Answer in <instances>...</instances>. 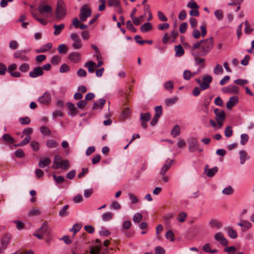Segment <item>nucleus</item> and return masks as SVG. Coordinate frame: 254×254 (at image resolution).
I'll use <instances>...</instances> for the list:
<instances>
[{
  "instance_id": "nucleus-1",
  "label": "nucleus",
  "mask_w": 254,
  "mask_h": 254,
  "mask_svg": "<svg viewBox=\"0 0 254 254\" xmlns=\"http://www.w3.org/2000/svg\"><path fill=\"white\" fill-rule=\"evenodd\" d=\"M213 37L195 43L191 48L192 56H204L211 50L213 46Z\"/></svg>"
},
{
  "instance_id": "nucleus-2",
  "label": "nucleus",
  "mask_w": 254,
  "mask_h": 254,
  "mask_svg": "<svg viewBox=\"0 0 254 254\" xmlns=\"http://www.w3.org/2000/svg\"><path fill=\"white\" fill-rule=\"evenodd\" d=\"M66 15V7L64 3L61 0H58L57 5L56 17L59 20L63 19Z\"/></svg>"
},
{
  "instance_id": "nucleus-3",
  "label": "nucleus",
  "mask_w": 254,
  "mask_h": 254,
  "mask_svg": "<svg viewBox=\"0 0 254 254\" xmlns=\"http://www.w3.org/2000/svg\"><path fill=\"white\" fill-rule=\"evenodd\" d=\"M91 15V9L88 7L87 5H83L80 9V14L79 15L80 20L82 22H84Z\"/></svg>"
},
{
  "instance_id": "nucleus-4",
  "label": "nucleus",
  "mask_w": 254,
  "mask_h": 254,
  "mask_svg": "<svg viewBox=\"0 0 254 254\" xmlns=\"http://www.w3.org/2000/svg\"><path fill=\"white\" fill-rule=\"evenodd\" d=\"M70 38L73 41L72 47L75 50H79L82 46L81 40L80 37L76 33H71Z\"/></svg>"
},
{
  "instance_id": "nucleus-5",
  "label": "nucleus",
  "mask_w": 254,
  "mask_h": 254,
  "mask_svg": "<svg viewBox=\"0 0 254 254\" xmlns=\"http://www.w3.org/2000/svg\"><path fill=\"white\" fill-rule=\"evenodd\" d=\"M52 96L50 92H45L43 95L38 98L39 102L45 106H48L51 103Z\"/></svg>"
},
{
  "instance_id": "nucleus-6",
  "label": "nucleus",
  "mask_w": 254,
  "mask_h": 254,
  "mask_svg": "<svg viewBox=\"0 0 254 254\" xmlns=\"http://www.w3.org/2000/svg\"><path fill=\"white\" fill-rule=\"evenodd\" d=\"M29 50H18L14 53L13 57L14 58L18 59L20 61L27 62L29 60V58L26 55L28 53Z\"/></svg>"
},
{
  "instance_id": "nucleus-7",
  "label": "nucleus",
  "mask_w": 254,
  "mask_h": 254,
  "mask_svg": "<svg viewBox=\"0 0 254 254\" xmlns=\"http://www.w3.org/2000/svg\"><path fill=\"white\" fill-rule=\"evenodd\" d=\"M151 118V114L147 113H141L140 115V121L141 125L143 128H146L147 127V122L150 120Z\"/></svg>"
},
{
  "instance_id": "nucleus-8",
  "label": "nucleus",
  "mask_w": 254,
  "mask_h": 254,
  "mask_svg": "<svg viewBox=\"0 0 254 254\" xmlns=\"http://www.w3.org/2000/svg\"><path fill=\"white\" fill-rule=\"evenodd\" d=\"M212 81V77L209 75H205L203 76L202 83L200 84V89L204 90L209 88L210 83Z\"/></svg>"
},
{
  "instance_id": "nucleus-9",
  "label": "nucleus",
  "mask_w": 254,
  "mask_h": 254,
  "mask_svg": "<svg viewBox=\"0 0 254 254\" xmlns=\"http://www.w3.org/2000/svg\"><path fill=\"white\" fill-rule=\"evenodd\" d=\"M11 236L10 234H6L3 235L1 239V247H0V254L2 253L3 251L5 250L8 244H9Z\"/></svg>"
},
{
  "instance_id": "nucleus-10",
  "label": "nucleus",
  "mask_w": 254,
  "mask_h": 254,
  "mask_svg": "<svg viewBox=\"0 0 254 254\" xmlns=\"http://www.w3.org/2000/svg\"><path fill=\"white\" fill-rule=\"evenodd\" d=\"M239 88L235 85H229L222 88V91L224 93L237 94L239 92Z\"/></svg>"
},
{
  "instance_id": "nucleus-11",
  "label": "nucleus",
  "mask_w": 254,
  "mask_h": 254,
  "mask_svg": "<svg viewBox=\"0 0 254 254\" xmlns=\"http://www.w3.org/2000/svg\"><path fill=\"white\" fill-rule=\"evenodd\" d=\"M48 224L47 222H44L41 225L40 228L36 230V232L39 233L41 234L46 235L47 237H50L51 233L48 231Z\"/></svg>"
},
{
  "instance_id": "nucleus-12",
  "label": "nucleus",
  "mask_w": 254,
  "mask_h": 254,
  "mask_svg": "<svg viewBox=\"0 0 254 254\" xmlns=\"http://www.w3.org/2000/svg\"><path fill=\"white\" fill-rule=\"evenodd\" d=\"M189 151L191 152H193L199 149V143L197 140L195 138H191L189 142Z\"/></svg>"
},
{
  "instance_id": "nucleus-13",
  "label": "nucleus",
  "mask_w": 254,
  "mask_h": 254,
  "mask_svg": "<svg viewBox=\"0 0 254 254\" xmlns=\"http://www.w3.org/2000/svg\"><path fill=\"white\" fill-rule=\"evenodd\" d=\"M214 239L219 242L223 246H227L228 244L227 240L224 237V234L221 232H218L215 234Z\"/></svg>"
},
{
  "instance_id": "nucleus-14",
  "label": "nucleus",
  "mask_w": 254,
  "mask_h": 254,
  "mask_svg": "<svg viewBox=\"0 0 254 254\" xmlns=\"http://www.w3.org/2000/svg\"><path fill=\"white\" fill-rule=\"evenodd\" d=\"M44 71L40 66H37L33 69L32 71L29 72V76L32 78H36L38 76L43 75Z\"/></svg>"
},
{
  "instance_id": "nucleus-15",
  "label": "nucleus",
  "mask_w": 254,
  "mask_h": 254,
  "mask_svg": "<svg viewBox=\"0 0 254 254\" xmlns=\"http://www.w3.org/2000/svg\"><path fill=\"white\" fill-rule=\"evenodd\" d=\"M174 160H171L170 159H168L166 161L164 165L161 169L160 174L162 176L165 175L166 172L169 169L171 166L172 165Z\"/></svg>"
},
{
  "instance_id": "nucleus-16",
  "label": "nucleus",
  "mask_w": 254,
  "mask_h": 254,
  "mask_svg": "<svg viewBox=\"0 0 254 254\" xmlns=\"http://www.w3.org/2000/svg\"><path fill=\"white\" fill-rule=\"evenodd\" d=\"M214 113L215 115L216 121H221L225 120V114L224 111L219 109H215L214 110Z\"/></svg>"
},
{
  "instance_id": "nucleus-17",
  "label": "nucleus",
  "mask_w": 254,
  "mask_h": 254,
  "mask_svg": "<svg viewBox=\"0 0 254 254\" xmlns=\"http://www.w3.org/2000/svg\"><path fill=\"white\" fill-rule=\"evenodd\" d=\"M238 102V97L236 96L230 97L226 103V107L228 109H231Z\"/></svg>"
},
{
  "instance_id": "nucleus-18",
  "label": "nucleus",
  "mask_w": 254,
  "mask_h": 254,
  "mask_svg": "<svg viewBox=\"0 0 254 254\" xmlns=\"http://www.w3.org/2000/svg\"><path fill=\"white\" fill-rule=\"evenodd\" d=\"M240 164H244L246 161L250 159V156L248 155V153L246 150H241L239 151Z\"/></svg>"
},
{
  "instance_id": "nucleus-19",
  "label": "nucleus",
  "mask_w": 254,
  "mask_h": 254,
  "mask_svg": "<svg viewBox=\"0 0 254 254\" xmlns=\"http://www.w3.org/2000/svg\"><path fill=\"white\" fill-rule=\"evenodd\" d=\"M52 48V44L51 43H48L45 45H44L38 49L35 50L36 53H45L49 51Z\"/></svg>"
},
{
  "instance_id": "nucleus-20",
  "label": "nucleus",
  "mask_w": 254,
  "mask_h": 254,
  "mask_svg": "<svg viewBox=\"0 0 254 254\" xmlns=\"http://www.w3.org/2000/svg\"><path fill=\"white\" fill-rule=\"evenodd\" d=\"M67 106L70 111V113H68V115L70 116H75L77 114L78 110L75 107L74 104L70 102H68L67 103Z\"/></svg>"
},
{
  "instance_id": "nucleus-21",
  "label": "nucleus",
  "mask_w": 254,
  "mask_h": 254,
  "mask_svg": "<svg viewBox=\"0 0 254 254\" xmlns=\"http://www.w3.org/2000/svg\"><path fill=\"white\" fill-rule=\"evenodd\" d=\"M68 58L72 62L77 63L80 61L81 56L80 54L78 53L73 52L69 55Z\"/></svg>"
},
{
  "instance_id": "nucleus-22",
  "label": "nucleus",
  "mask_w": 254,
  "mask_h": 254,
  "mask_svg": "<svg viewBox=\"0 0 254 254\" xmlns=\"http://www.w3.org/2000/svg\"><path fill=\"white\" fill-rule=\"evenodd\" d=\"M84 66L87 68L89 72L93 73L95 71L96 63L92 61H89L85 63Z\"/></svg>"
},
{
  "instance_id": "nucleus-23",
  "label": "nucleus",
  "mask_w": 254,
  "mask_h": 254,
  "mask_svg": "<svg viewBox=\"0 0 254 254\" xmlns=\"http://www.w3.org/2000/svg\"><path fill=\"white\" fill-rule=\"evenodd\" d=\"M238 225L242 227V230L243 231H246L252 227V224L246 220H242L240 223L238 224Z\"/></svg>"
},
{
  "instance_id": "nucleus-24",
  "label": "nucleus",
  "mask_w": 254,
  "mask_h": 254,
  "mask_svg": "<svg viewBox=\"0 0 254 254\" xmlns=\"http://www.w3.org/2000/svg\"><path fill=\"white\" fill-rule=\"evenodd\" d=\"M38 10L42 13L44 12L50 13L52 11V7L49 5H40Z\"/></svg>"
},
{
  "instance_id": "nucleus-25",
  "label": "nucleus",
  "mask_w": 254,
  "mask_h": 254,
  "mask_svg": "<svg viewBox=\"0 0 254 254\" xmlns=\"http://www.w3.org/2000/svg\"><path fill=\"white\" fill-rule=\"evenodd\" d=\"M64 27L65 25L63 23L60 24L59 25H54L53 26V28L55 29L54 35L56 36L59 35L61 31L64 28Z\"/></svg>"
},
{
  "instance_id": "nucleus-26",
  "label": "nucleus",
  "mask_w": 254,
  "mask_h": 254,
  "mask_svg": "<svg viewBox=\"0 0 254 254\" xmlns=\"http://www.w3.org/2000/svg\"><path fill=\"white\" fill-rule=\"evenodd\" d=\"M63 162V159L62 157L60 155H56L55 157V159L54 160V164L55 166H53V168L56 169H59L60 168V166H62V163Z\"/></svg>"
},
{
  "instance_id": "nucleus-27",
  "label": "nucleus",
  "mask_w": 254,
  "mask_h": 254,
  "mask_svg": "<svg viewBox=\"0 0 254 254\" xmlns=\"http://www.w3.org/2000/svg\"><path fill=\"white\" fill-rule=\"evenodd\" d=\"M209 224L211 227L216 228L217 229H219L222 226V224L220 222L214 219H211Z\"/></svg>"
},
{
  "instance_id": "nucleus-28",
  "label": "nucleus",
  "mask_w": 254,
  "mask_h": 254,
  "mask_svg": "<svg viewBox=\"0 0 254 254\" xmlns=\"http://www.w3.org/2000/svg\"><path fill=\"white\" fill-rule=\"evenodd\" d=\"M218 168L214 167L211 169H205V173L209 177H212L218 171Z\"/></svg>"
},
{
  "instance_id": "nucleus-29",
  "label": "nucleus",
  "mask_w": 254,
  "mask_h": 254,
  "mask_svg": "<svg viewBox=\"0 0 254 254\" xmlns=\"http://www.w3.org/2000/svg\"><path fill=\"white\" fill-rule=\"evenodd\" d=\"M51 163V160L49 158L41 160L38 163V166L40 168H44L49 165Z\"/></svg>"
},
{
  "instance_id": "nucleus-30",
  "label": "nucleus",
  "mask_w": 254,
  "mask_h": 254,
  "mask_svg": "<svg viewBox=\"0 0 254 254\" xmlns=\"http://www.w3.org/2000/svg\"><path fill=\"white\" fill-rule=\"evenodd\" d=\"M175 51L176 52V57H181L184 54V50L180 45L175 47Z\"/></svg>"
},
{
  "instance_id": "nucleus-31",
  "label": "nucleus",
  "mask_w": 254,
  "mask_h": 254,
  "mask_svg": "<svg viewBox=\"0 0 254 254\" xmlns=\"http://www.w3.org/2000/svg\"><path fill=\"white\" fill-rule=\"evenodd\" d=\"M152 26L150 23L146 22L140 26V30L141 32L145 33L151 30Z\"/></svg>"
},
{
  "instance_id": "nucleus-32",
  "label": "nucleus",
  "mask_w": 254,
  "mask_h": 254,
  "mask_svg": "<svg viewBox=\"0 0 254 254\" xmlns=\"http://www.w3.org/2000/svg\"><path fill=\"white\" fill-rule=\"evenodd\" d=\"M2 139L8 143L12 144L14 142V140L9 134H4L2 136Z\"/></svg>"
},
{
  "instance_id": "nucleus-33",
  "label": "nucleus",
  "mask_w": 254,
  "mask_h": 254,
  "mask_svg": "<svg viewBox=\"0 0 254 254\" xmlns=\"http://www.w3.org/2000/svg\"><path fill=\"white\" fill-rule=\"evenodd\" d=\"M226 230L228 233V235L230 237L233 239H235L237 237V232L233 229L231 227H227L226 228Z\"/></svg>"
},
{
  "instance_id": "nucleus-34",
  "label": "nucleus",
  "mask_w": 254,
  "mask_h": 254,
  "mask_svg": "<svg viewBox=\"0 0 254 254\" xmlns=\"http://www.w3.org/2000/svg\"><path fill=\"white\" fill-rule=\"evenodd\" d=\"M181 133L180 127L178 125H175L171 130V134L174 137H176Z\"/></svg>"
},
{
  "instance_id": "nucleus-35",
  "label": "nucleus",
  "mask_w": 254,
  "mask_h": 254,
  "mask_svg": "<svg viewBox=\"0 0 254 254\" xmlns=\"http://www.w3.org/2000/svg\"><path fill=\"white\" fill-rule=\"evenodd\" d=\"M58 50L59 54H65L68 51V47L65 44H62L59 46Z\"/></svg>"
},
{
  "instance_id": "nucleus-36",
  "label": "nucleus",
  "mask_w": 254,
  "mask_h": 254,
  "mask_svg": "<svg viewBox=\"0 0 254 254\" xmlns=\"http://www.w3.org/2000/svg\"><path fill=\"white\" fill-rule=\"evenodd\" d=\"M138 39H141V37L139 35H136L134 37V39L136 43L140 44L143 45L145 43H147L148 44H152L153 42L152 40H140L138 41Z\"/></svg>"
},
{
  "instance_id": "nucleus-37",
  "label": "nucleus",
  "mask_w": 254,
  "mask_h": 254,
  "mask_svg": "<svg viewBox=\"0 0 254 254\" xmlns=\"http://www.w3.org/2000/svg\"><path fill=\"white\" fill-rule=\"evenodd\" d=\"M142 214L140 213L137 212L135 213L133 216L132 219L134 222L139 223L142 219Z\"/></svg>"
},
{
  "instance_id": "nucleus-38",
  "label": "nucleus",
  "mask_w": 254,
  "mask_h": 254,
  "mask_svg": "<svg viewBox=\"0 0 254 254\" xmlns=\"http://www.w3.org/2000/svg\"><path fill=\"white\" fill-rule=\"evenodd\" d=\"M69 207L68 205H64L63 208L59 211V215L61 217H64L68 215L67 209Z\"/></svg>"
},
{
  "instance_id": "nucleus-39",
  "label": "nucleus",
  "mask_w": 254,
  "mask_h": 254,
  "mask_svg": "<svg viewBox=\"0 0 254 254\" xmlns=\"http://www.w3.org/2000/svg\"><path fill=\"white\" fill-rule=\"evenodd\" d=\"M113 215H114V214L112 212H107L104 213L102 215V218L104 221H109L112 218Z\"/></svg>"
},
{
  "instance_id": "nucleus-40",
  "label": "nucleus",
  "mask_w": 254,
  "mask_h": 254,
  "mask_svg": "<svg viewBox=\"0 0 254 254\" xmlns=\"http://www.w3.org/2000/svg\"><path fill=\"white\" fill-rule=\"evenodd\" d=\"M191 77H193L192 73L190 70H185L183 72V78L187 80H190Z\"/></svg>"
},
{
  "instance_id": "nucleus-41",
  "label": "nucleus",
  "mask_w": 254,
  "mask_h": 254,
  "mask_svg": "<svg viewBox=\"0 0 254 254\" xmlns=\"http://www.w3.org/2000/svg\"><path fill=\"white\" fill-rule=\"evenodd\" d=\"M178 100V97H174L171 98H167L165 100V103L167 105L169 106L175 104Z\"/></svg>"
},
{
  "instance_id": "nucleus-42",
  "label": "nucleus",
  "mask_w": 254,
  "mask_h": 254,
  "mask_svg": "<svg viewBox=\"0 0 254 254\" xmlns=\"http://www.w3.org/2000/svg\"><path fill=\"white\" fill-rule=\"evenodd\" d=\"M41 132L45 135H50L51 131L49 128L45 126H42L40 127Z\"/></svg>"
},
{
  "instance_id": "nucleus-43",
  "label": "nucleus",
  "mask_w": 254,
  "mask_h": 254,
  "mask_svg": "<svg viewBox=\"0 0 254 254\" xmlns=\"http://www.w3.org/2000/svg\"><path fill=\"white\" fill-rule=\"evenodd\" d=\"M187 7L191 9L199 8V6L194 0H190L187 4Z\"/></svg>"
},
{
  "instance_id": "nucleus-44",
  "label": "nucleus",
  "mask_w": 254,
  "mask_h": 254,
  "mask_svg": "<svg viewBox=\"0 0 254 254\" xmlns=\"http://www.w3.org/2000/svg\"><path fill=\"white\" fill-rule=\"evenodd\" d=\"M53 179L57 184H62L64 181V178L62 176H57L55 174L52 175Z\"/></svg>"
},
{
  "instance_id": "nucleus-45",
  "label": "nucleus",
  "mask_w": 254,
  "mask_h": 254,
  "mask_svg": "<svg viewBox=\"0 0 254 254\" xmlns=\"http://www.w3.org/2000/svg\"><path fill=\"white\" fill-rule=\"evenodd\" d=\"M199 56H193L194 58V60L196 64H201V66L203 68L204 66L203 62H204V59L199 58Z\"/></svg>"
},
{
  "instance_id": "nucleus-46",
  "label": "nucleus",
  "mask_w": 254,
  "mask_h": 254,
  "mask_svg": "<svg viewBox=\"0 0 254 254\" xmlns=\"http://www.w3.org/2000/svg\"><path fill=\"white\" fill-rule=\"evenodd\" d=\"M223 72V69L222 66L220 64H217L214 68V73L216 74H221Z\"/></svg>"
},
{
  "instance_id": "nucleus-47",
  "label": "nucleus",
  "mask_w": 254,
  "mask_h": 254,
  "mask_svg": "<svg viewBox=\"0 0 254 254\" xmlns=\"http://www.w3.org/2000/svg\"><path fill=\"white\" fill-rule=\"evenodd\" d=\"M128 196L131 204H135L138 202L139 200L138 198L133 194L129 193Z\"/></svg>"
},
{
  "instance_id": "nucleus-48",
  "label": "nucleus",
  "mask_w": 254,
  "mask_h": 254,
  "mask_svg": "<svg viewBox=\"0 0 254 254\" xmlns=\"http://www.w3.org/2000/svg\"><path fill=\"white\" fill-rule=\"evenodd\" d=\"M154 110L155 112V116L156 117H160L162 114V107L161 106H156L154 108Z\"/></svg>"
},
{
  "instance_id": "nucleus-49",
  "label": "nucleus",
  "mask_w": 254,
  "mask_h": 254,
  "mask_svg": "<svg viewBox=\"0 0 254 254\" xmlns=\"http://www.w3.org/2000/svg\"><path fill=\"white\" fill-rule=\"evenodd\" d=\"M187 217V214L185 212H181L178 215V220L181 222H184Z\"/></svg>"
},
{
  "instance_id": "nucleus-50",
  "label": "nucleus",
  "mask_w": 254,
  "mask_h": 254,
  "mask_svg": "<svg viewBox=\"0 0 254 254\" xmlns=\"http://www.w3.org/2000/svg\"><path fill=\"white\" fill-rule=\"evenodd\" d=\"M234 192V190L231 187V186H228V187L225 188L222 190V193L225 195H231Z\"/></svg>"
},
{
  "instance_id": "nucleus-51",
  "label": "nucleus",
  "mask_w": 254,
  "mask_h": 254,
  "mask_svg": "<svg viewBox=\"0 0 254 254\" xmlns=\"http://www.w3.org/2000/svg\"><path fill=\"white\" fill-rule=\"evenodd\" d=\"M170 25L168 23H162L157 26L158 29L161 31L168 29Z\"/></svg>"
},
{
  "instance_id": "nucleus-52",
  "label": "nucleus",
  "mask_w": 254,
  "mask_h": 254,
  "mask_svg": "<svg viewBox=\"0 0 254 254\" xmlns=\"http://www.w3.org/2000/svg\"><path fill=\"white\" fill-rule=\"evenodd\" d=\"M29 68L30 67L29 64L26 63H23L21 64L19 67V70L23 72H27L29 69Z\"/></svg>"
},
{
  "instance_id": "nucleus-53",
  "label": "nucleus",
  "mask_w": 254,
  "mask_h": 254,
  "mask_svg": "<svg viewBox=\"0 0 254 254\" xmlns=\"http://www.w3.org/2000/svg\"><path fill=\"white\" fill-rule=\"evenodd\" d=\"M157 16L159 19L162 22H166L168 20L167 17L161 11H158L157 12Z\"/></svg>"
},
{
  "instance_id": "nucleus-54",
  "label": "nucleus",
  "mask_w": 254,
  "mask_h": 254,
  "mask_svg": "<svg viewBox=\"0 0 254 254\" xmlns=\"http://www.w3.org/2000/svg\"><path fill=\"white\" fill-rule=\"evenodd\" d=\"M249 138V135L247 134H242L241 135V144L243 145H245L248 141Z\"/></svg>"
},
{
  "instance_id": "nucleus-55",
  "label": "nucleus",
  "mask_w": 254,
  "mask_h": 254,
  "mask_svg": "<svg viewBox=\"0 0 254 254\" xmlns=\"http://www.w3.org/2000/svg\"><path fill=\"white\" fill-rule=\"evenodd\" d=\"M69 69V66L67 64H64L60 67L59 71L61 73H64L68 72Z\"/></svg>"
},
{
  "instance_id": "nucleus-56",
  "label": "nucleus",
  "mask_w": 254,
  "mask_h": 254,
  "mask_svg": "<svg viewBox=\"0 0 254 254\" xmlns=\"http://www.w3.org/2000/svg\"><path fill=\"white\" fill-rule=\"evenodd\" d=\"M47 146L50 148H55L58 146V143L53 139H49L47 141Z\"/></svg>"
},
{
  "instance_id": "nucleus-57",
  "label": "nucleus",
  "mask_w": 254,
  "mask_h": 254,
  "mask_svg": "<svg viewBox=\"0 0 254 254\" xmlns=\"http://www.w3.org/2000/svg\"><path fill=\"white\" fill-rule=\"evenodd\" d=\"M40 214V212L38 208H33L29 211L28 215L30 216H34L39 215Z\"/></svg>"
},
{
  "instance_id": "nucleus-58",
  "label": "nucleus",
  "mask_w": 254,
  "mask_h": 254,
  "mask_svg": "<svg viewBox=\"0 0 254 254\" xmlns=\"http://www.w3.org/2000/svg\"><path fill=\"white\" fill-rule=\"evenodd\" d=\"M19 122L22 125H28L30 124L31 120L28 117L19 118Z\"/></svg>"
},
{
  "instance_id": "nucleus-59",
  "label": "nucleus",
  "mask_w": 254,
  "mask_h": 254,
  "mask_svg": "<svg viewBox=\"0 0 254 254\" xmlns=\"http://www.w3.org/2000/svg\"><path fill=\"white\" fill-rule=\"evenodd\" d=\"M233 130L231 126L227 127L225 130V135L227 137H230L232 135Z\"/></svg>"
},
{
  "instance_id": "nucleus-60",
  "label": "nucleus",
  "mask_w": 254,
  "mask_h": 254,
  "mask_svg": "<svg viewBox=\"0 0 254 254\" xmlns=\"http://www.w3.org/2000/svg\"><path fill=\"white\" fill-rule=\"evenodd\" d=\"M61 61V58L59 56H55L52 57L51 62L52 64L57 65Z\"/></svg>"
},
{
  "instance_id": "nucleus-61",
  "label": "nucleus",
  "mask_w": 254,
  "mask_h": 254,
  "mask_svg": "<svg viewBox=\"0 0 254 254\" xmlns=\"http://www.w3.org/2000/svg\"><path fill=\"white\" fill-rule=\"evenodd\" d=\"M86 105L87 101L85 100H81L79 101H78L76 104L78 108L80 109H83L86 106Z\"/></svg>"
},
{
  "instance_id": "nucleus-62",
  "label": "nucleus",
  "mask_w": 254,
  "mask_h": 254,
  "mask_svg": "<svg viewBox=\"0 0 254 254\" xmlns=\"http://www.w3.org/2000/svg\"><path fill=\"white\" fill-rule=\"evenodd\" d=\"M164 86L168 90L172 89L174 87V83L172 81H167L165 83Z\"/></svg>"
},
{
  "instance_id": "nucleus-63",
  "label": "nucleus",
  "mask_w": 254,
  "mask_h": 254,
  "mask_svg": "<svg viewBox=\"0 0 254 254\" xmlns=\"http://www.w3.org/2000/svg\"><path fill=\"white\" fill-rule=\"evenodd\" d=\"M214 15L219 20H221L223 17V13L221 10H215Z\"/></svg>"
},
{
  "instance_id": "nucleus-64",
  "label": "nucleus",
  "mask_w": 254,
  "mask_h": 254,
  "mask_svg": "<svg viewBox=\"0 0 254 254\" xmlns=\"http://www.w3.org/2000/svg\"><path fill=\"white\" fill-rule=\"evenodd\" d=\"M165 250L160 246H157L155 248V254H164Z\"/></svg>"
}]
</instances>
